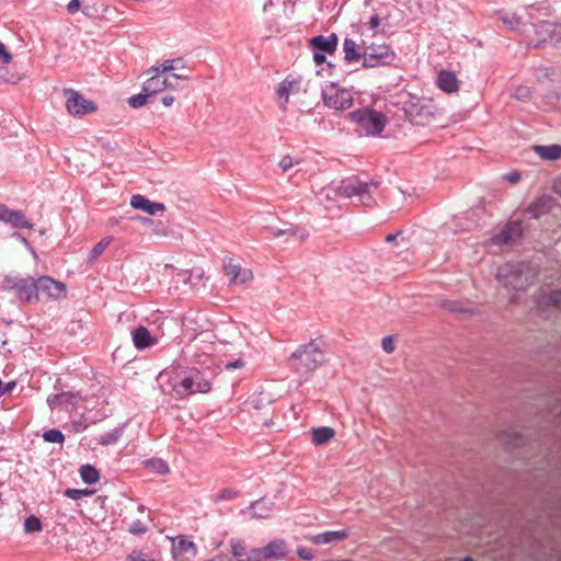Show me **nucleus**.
I'll return each mask as SVG.
<instances>
[{
  "mask_svg": "<svg viewBox=\"0 0 561 561\" xmlns=\"http://www.w3.org/2000/svg\"><path fill=\"white\" fill-rule=\"evenodd\" d=\"M133 342L136 348L142 350L150 347L157 343V339L150 334L147 328L140 325L137 327L133 332Z\"/></svg>",
  "mask_w": 561,
  "mask_h": 561,
  "instance_id": "obj_25",
  "label": "nucleus"
},
{
  "mask_svg": "<svg viewBox=\"0 0 561 561\" xmlns=\"http://www.w3.org/2000/svg\"><path fill=\"white\" fill-rule=\"evenodd\" d=\"M523 36L529 45L538 46L541 43H559L561 41V25L542 21L536 25L523 28Z\"/></svg>",
  "mask_w": 561,
  "mask_h": 561,
  "instance_id": "obj_5",
  "label": "nucleus"
},
{
  "mask_svg": "<svg viewBox=\"0 0 561 561\" xmlns=\"http://www.w3.org/2000/svg\"><path fill=\"white\" fill-rule=\"evenodd\" d=\"M396 53L386 43H368L363 39V67L390 66L396 60Z\"/></svg>",
  "mask_w": 561,
  "mask_h": 561,
  "instance_id": "obj_4",
  "label": "nucleus"
},
{
  "mask_svg": "<svg viewBox=\"0 0 561 561\" xmlns=\"http://www.w3.org/2000/svg\"><path fill=\"white\" fill-rule=\"evenodd\" d=\"M15 386L14 382H9L7 385H4V388H8V393L13 389V387Z\"/></svg>",
  "mask_w": 561,
  "mask_h": 561,
  "instance_id": "obj_63",
  "label": "nucleus"
},
{
  "mask_svg": "<svg viewBox=\"0 0 561 561\" xmlns=\"http://www.w3.org/2000/svg\"><path fill=\"white\" fill-rule=\"evenodd\" d=\"M554 190L557 193L561 194V181L556 182Z\"/></svg>",
  "mask_w": 561,
  "mask_h": 561,
  "instance_id": "obj_61",
  "label": "nucleus"
},
{
  "mask_svg": "<svg viewBox=\"0 0 561 561\" xmlns=\"http://www.w3.org/2000/svg\"><path fill=\"white\" fill-rule=\"evenodd\" d=\"M335 435V431L329 426H322L312 430V443L314 445H324Z\"/></svg>",
  "mask_w": 561,
  "mask_h": 561,
  "instance_id": "obj_29",
  "label": "nucleus"
},
{
  "mask_svg": "<svg viewBox=\"0 0 561 561\" xmlns=\"http://www.w3.org/2000/svg\"><path fill=\"white\" fill-rule=\"evenodd\" d=\"M207 337L208 334H201L196 336L193 343L188 346V352L191 353L193 360L201 365L207 364V358L215 351L214 343Z\"/></svg>",
  "mask_w": 561,
  "mask_h": 561,
  "instance_id": "obj_13",
  "label": "nucleus"
},
{
  "mask_svg": "<svg viewBox=\"0 0 561 561\" xmlns=\"http://www.w3.org/2000/svg\"><path fill=\"white\" fill-rule=\"evenodd\" d=\"M337 35L334 33L329 36L319 35L310 39V46L313 50L332 55L337 48Z\"/></svg>",
  "mask_w": 561,
  "mask_h": 561,
  "instance_id": "obj_18",
  "label": "nucleus"
},
{
  "mask_svg": "<svg viewBox=\"0 0 561 561\" xmlns=\"http://www.w3.org/2000/svg\"><path fill=\"white\" fill-rule=\"evenodd\" d=\"M237 493L231 489H225L217 494V499L231 500L236 497Z\"/></svg>",
  "mask_w": 561,
  "mask_h": 561,
  "instance_id": "obj_49",
  "label": "nucleus"
},
{
  "mask_svg": "<svg viewBox=\"0 0 561 561\" xmlns=\"http://www.w3.org/2000/svg\"><path fill=\"white\" fill-rule=\"evenodd\" d=\"M291 368L300 376L307 377L325 363V352L317 341L299 346L289 358Z\"/></svg>",
  "mask_w": 561,
  "mask_h": 561,
  "instance_id": "obj_1",
  "label": "nucleus"
},
{
  "mask_svg": "<svg viewBox=\"0 0 561 561\" xmlns=\"http://www.w3.org/2000/svg\"><path fill=\"white\" fill-rule=\"evenodd\" d=\"M299 90V81L295 79L286 78L283 80L277 88V96L279 100V106L282 110H286L289 102L290 94L297 93Z\"/></svg>",
  "mask_w": 561,
  "mask_h": 561,
  "instance_id": "obj_19",
  "label": "nucleus"
},
{
  "mask_svg": "<svg viewBox=\"0 0 561 561\" xmlns=\"http://www.w3.org/2000/svg\"><path fill=\"white\" fill-rule=\"evenodd\" d=\"M523 227L518 221H513L507 224L502 231L494 237V242L496 244H508L511 242L516 241L522 237Z\"/></svg>",
  "mask_w": 561,
  "mask_h": 561,
  "instance_id": "obj_17",
  "label": "nucleus"
},
{
  "mask_svg": "<svg viewBox=\"0 0 561 561\" xmlns=\"http://www.w3.org/2000/svg\"><path fill=\"white\" fill-rule=\"evenodd\" d=\"M64 95L66 98V110L72 116H84L87 114L95 113L98 105L72 89H65Z\"/></svg>",
  "mask_w": 561,
  "mask_h": 561,
  "instance_id": "obj_9",
  "label": "nucleus"
},
{
  "mask_svg": "<svg viewBox=\"0 0 561 561\" xmlns=\"http://www.w3.org/2000/svg\"><path fill=\"white\" fill-rule=\"evenodd\" d=\"M80 476L81 479L88 484H93L100 479L99 471L91 465L82 466L80 468Z\"/></svg>",
  "mask_w": 561,
  "mask_h": 561,
  "instance_id": "obj_34",
  "label": "nucleus"
},
{
  "mask_svg": "<svg viewBox=\"0 0 561 561\" xmlns=\"http://www.w3.org/2000/svg\"><path fill=\"white\" fill-rule=\"evenodd\" d=\"M535 278L536 272L527 263H506L497 270V279L508 293L525 290Z\"/></svg>",
  "mask_w": 561,
  "mask_h": 561,
  "instance_id": "obj_2",
  "label": "nucleus"
},
{
  "mask_svg": "<svg viewBox=\"0 0 561 561\" xmlns=\"http://www.w3.org/2000/svg\"><path fill=\"white\" fill-rule=\"evenodd\" d=\"M129 531L133 534H144L146 531V527L140 522H137L130 525Z\"/></svg>",
  "mask_w": 561,
  "mask_h": 561,
  "instance_id": "obj_54",
  "label": "nucleus"
},
{
  "mask_svg": "<svg viewBox=\"0 0 561 561\" xmlns=\"http://www.w3.org/2000/svg\"><path fill=\"white\" fill-rule=\"evenodd\" d=\"M348 118L356 124L359 131L367 136L381 134L387 125V117L381 112L369 107L359 108L350 113Z\"/></svg>",
  "mask_w": 561,
  "mask_h": 561,
  "instance_id": "obj_3",
  "label": "nucleus"
},
{
  "mask_svg": "<svg viewBox=\"0 0 561 561\" xmlns=\"http://www.w3.org/2000/svg\"><path fill=\"white\" fill-rule=\"evenodd\" d=\"M437 87L445 93H455L459 90V80L455 72L440 70L436 79Z\"/></svg>",
  "mask_w": 561,
  "mask_h": 561,
  "instance_id": "obj_22",
  "label": "nucleus"
},
{
  "mask_svg": "<svg viewBox=\"0 0 561 561\" xmlns=\"http://www.w3.org/2000/svg\"><path fill=\"white\" fill-rule=\"evenodd\" d=\"M117 438H118V434H117V432H114V433H110L105 436H102L100 439V443L103 445H108V444L115 443L117 440Z\"/></svg>",
  "mask_w": 561,
  "mask_h": 561,
  "instance_id": "obj_48",
  "label": "nucleus"
},
{
  "mask_svg": "<svg viewBox=\"0 0 561 561\" xmlns=\"http://www.w3.org/2000/svg\"><path fill=\"white\" fill-rule=\"evenodd\" d=\"M149 96H151L149 93L142 91V93L130 96L128 99V104L133 108H139L147 103Z\"/></svg>",
  "mask_w": 561,
  "mask_h": 561,
  "instance_id": "obj_39",
  "label": "nucleus"
},
{
  "mask_svg": "<svg viewBox=\"0 0 561 561\" xmlns=\"http://www.w3.org/2000/svg\"><path fill=\"white\" fill-rule=\"evenodd\" d=\"M245 366V363L242 359H236L233 362H229L226 364V369L232 370V369H239L243 368Z\"/></svg>",
  "mask_w": 561,
  "mask_h": 561,
  "instance_id": "obj_52",
  "label": "nucleus"
},
{
  "mask_svg": "<svg viewBox=\"0 0 561 561\" xmlns=\"http://www.w3.org/2000/svg\"><path fill=\"white\" fill-rule=\"evenodd\" d=\"M43 439L47 443L62 444L65 440V436L59 430L53 428L44 432Z\"/></svg>",
  "mask_w": 561,
  "mask_h": 561,
  "instance_id": "obj_36",
  "label": "nucleus"
},
{
  "mask_svg": "<svg viewBox=\"0 0 561 561\" xmlns=\"http://www.w3.org/2000/svg\"><path fill=\"white\" fill-rule=\"evenodd\" d=\"M80 398L71 392H62L49 396L47 402L50 409H64L71 411L79 402Z\"/></svg>",
  "mask_w": 561,
  "mask_h": 561,
  "instance_id": "obj_16",
  "label": "nucleus"
},
{
  "mask_svg": "<svg viewBox=\"0 0 561 561\" xmlns=\"http://www.w3.org/2000/svg\"><path fill=\"white\" fill-rule=\"evenodd\" d=\"M323 561H353V560L352 559H342V560L329 559V560H323Z\"/></svg>",
  "mask_w": 561,
  "mask_h": 561,
  "instance_id": "obj_64",
  "label": "nucleus"
},
{
  "mask_svg": "<svg viewBox=\"0 0 561 561\" xmlns=\"http://www.w3.org/2000/svg\"><path fill=\"white\" fill-rule=\"evenodd\" d=\"M513 98L519 101H527L530 99L531 91L528 87L518 85L513 89L512 94Z\"/></svg>",
  "mask_w": 561,
  "mask_h": 561,
  "instance_id": "obj_40",
  "label": "nucleus"
},
{
  "mask_svg": "<svg viewBox=\"0 0 561 561\" xmlns=\"http://www.w3.org/2000/svg\"><path fill=\"white\" fill-rule=\"evenodd\" d=\"M344 59L347 62H356L363 59V43L357 44L354 39L345 38L343 42Z\"/></svg>",
  "mask_w": 561,
  "mask_h": 561,
  "instance_id": "obj_26",
  "label": "nucleus"
},
{
  "mask_svg": "<svg viewBox=\"0 0 561 561\" xmlns=\"http://www.w3.org/2000/svg\"><path fill=\"white\" fill-rule=\"evenodd\" d=\"M536 152L545 160H557L561 157V146H536Z\"/></svg>",
  "mask_w": 561,
  "mask_h": 561,
  "instance_id": "obj_31",
  "label": "nucleus"
},
{
  "mask_svg": "<svg viewBox=\"0 0 561 561\" xmlns=\"http://www.w3.org/2000/svg\"><path fill=\"white\" fill-rule=\"evenodd\" d=\"M180 62H182V58L168 59V60H164L161 65L152 66L151 68H159V73H163V72H168V71L176 69L175 64H180Z\"/></svg>",
  "mask_w": 561,
  "mask_h": 561,
  "instance_id": "obj_42",
  "label": "nucleus"
},
{
  "mask_svg": "<svg viewBox=\"0 0 561 561\" xmlns=\"http://www.w3.org/2000/svg\"><path fill=\"white\" fill-rule=\"evenodd\" d=\"M42 523L39 518L34 515L28 516L24 522V530L26 533L41 531Z\"/></svg>",
  "mask_w": 561,
  "mask_h": 561,
  "instance_id": "obj_38",
  "label": "nucleus"
},
{
  "mask_svg": "<svg viewBox=\"0 0 561 561\" xmlns=\"http://www.w3.org/2000/svg\"><path fill=\"white\" fill-rule=\"evenodd\" d=\"M80 5H81V2L80 0H71L68 5H67V11L70 13V14H75L79 11L80 9Z\"/></svg>",
  "mask_w": 561,
  "mask_h": 561,
  "instance_id": "obj_53",
  "label": "nucleus"
},
{
  "mask_svg": "<svg viewBox=\"0 0 561 561\" xmlns=\"http://www.w3.org/2000/svg\"><path fill=\"white\" fill-rule=\"evenodd\" d=\"M380 25V19L377 14L373 15L369 20V27L376 30Z\"/></svg>",
  "mask_w": 561,
  "mask_h": 561,
  "instance_id": "obj_55",
  "label": "nucleus"
},
{
  "mask_svg": "<svg viewBox=\"0 0 561 561\" xmlns=\"http://www.w3.org/2000/svg\"><path fill=\"white\" fill-rule=\"evenodd\" d=\"M5 222L11 224L14 228H20V229H24V228L32 229L33 228V225L26 219L24 214L19 210L10 209Z\"/></svg>",
  "mask_w": 561,
  "mask_h": 561,
  "instance_id": "obj_30",
  "label": "nucleus"
},
{
  "mask_svg": "<svg viewBox=\"0 0 561 561\" xmlns=\"http://www.w3.org/2000/svg\"><path fill=\"white\" fill-rule=\"evenodd\" d=\"M297 553L301 559L305 560H312L314 558L313 550L308 547H298Z\"/></svg>",
  "mask_w": 561,
  "mask_h": 561,
  "instance_id": "obj_46",
  "label": "nucleus"
},
{
  "mask_svg": "<svg viewBox=\"0 0 561 561\" xmlns=\"http://www.w3.org/2000/svg\"><path fill=\"white\" fill-rule=\"evenodd\" d=\"M112 241H113V237H105L100 242H98L90 251L89 260L91 262H94L95 260H98L104 253V251L108 248V245L112 243Z\"/></svg>",
  "mask_w": 561,
  "mask_h": 561,
  "instance_id": "obj_33",
  "label": "nucleus"
},
{
  "mask_svg": "<svg viewBox=\"0 0 561 561\" xmlns=\"http://www.w3.org/2000/svg\"><path fill=\"white\" fill-rule=\"evenodd\" d=\"M227 275H229L230 282L233 284H245L253 279V273L249 268H243L239 264L230 261L225 266Z\"/></svg>",
  "mask_w": 561,
  "mask_h": 561,
  "instance_id": "obj_20",
  "label": "nucleus"
},
{
  "mask_svg": "<svg viewBox=\"0 0 561 561\" xmlns=\"http://www.w3.org/2000/svg\"><path fill=\"white\" fill-rule=\"evenodd\" d=\"M500 20L508 28L519 32L522 35L523 28L530 26L526 22H524L523 16L518 15L517 13L500 12Z\"/></svg>",
  "mask_w": 561,
  "mask_h": 561,
  "instance_id": "obj_28",
  "label": "nucleus"
},
{
  "mask_svg": "<svg viewBox=\"0 0 561 561\" xmlns=\"http://www.w3.org/2000/svg\"><path fill=\"white\" fill-rule=\"evenodd\" d=\"M171 553L175 561H191L197 554V547L185 536H178L171 539Z\"/></svg>",
  "mask_w": 561,
  "mask_h": 561,
  "instance_id": "obj_12",
  "label": "nucleus"
},
{
  "mask_svg": "<svg viewBox=\"0 0 561 561\" xmlns=\"http://www.w3.org/2000/svg\"><path fill=\"white\" fill-rule=\"evenodd\" d=\"M173 78L180 79V80H188L187 76H183V75H179V73H174Z\"/></svg>",
  "mask_w": 561,
  "mask_h": 561,
  "instance_id": "obj_60",
  "label": "nucleus"
},
{
  "mask_svg": "<svg viewBox=\"0 0 561 561\" xmlns=\"http://www.w3.org/2000/svg\"><path fill=\"white\" fill-rule=\"evenodd\" d=\"M364 190L365 183L354 179H348L342 181L341 184L336 187V194L341 197L350 198L352 196H358V194H363Z\"/></svg>",
  "mask_w": 561,
  "mask_h": 561,
  "instance_id": "obj_23",
  "label": "nucleus"
},
{
  "mask_svg": "<svg viewBox=\"0 0 561 561\" xmlns=\"http://www.w3.org/2000/svg\"><path fill=\"white\" fill-rule=\"evenodd\" d=\"M211 389V383L197 369H191L178 385L173 386V390L180 398H185L194 393H207Z\"/></svg>",
  "mask_w": 561,
  "mask_h": 561,
  "instance_id": "obj_6",
  "label": "nucleus"
},
{
  "mask_svg": "<svg viewBox=\"0 0 561 561\" xmlns=\"http://www.w3.org/2000/svg\"><path fill=\"white\" fill-rule=\"evenodd\" d=\"M397 236H398V234H388V236L386 237V241H387V242H392V241H394V240H396Z\"/></svg>",
  "mask_w": 561,
  "mask_h": 561,
  "instance_id": "obj_62",
  "label": "nucleus"
},
{
  "mask_svg": "<svg viewBox=\"0 0 561 561\" xmlns=\"http://www.w3.org/2000/svg\"><path fill=\"white\" fill-rule=\"evenodd\" d=\"M146 467L150 468L152 471L167 474L169 472V466L161 459H150L145 461Z\"/></svg>",
  "mask_w": 561,
  "mask_h": 561,
  "instance_id": "obj_35",
  "label": "nucleus"
},
{
  "mask_svg": "<svg viewBox=\"0 0 561 561\" xmlns=\"http://www.w3.org/2000/svg\"><path fill=\"white\" fill-rule=\"evenodd\" d=\"M358 197L362 204L366 206H371L374 204V199L369 193V185L367 183H365V190L363 191V194H358Z\"/></svg>",
  "mask_w": 561,
  "mask_h": 561,
  "instance_id": "obj_45",
  "label": "nucleus"
},
{
  "mask_svg": "<svg viewBox=\"0 0 561 561\" xmlns=\"http://www.w3.org/2000/svg\"><path fill=\"white\" fill-rule=\"evenodd\" d=\"M38 294L48 298L60 299L66 297V285L57 282L49 276H42L37 279Z\"/></svg>",
  "mask_w": 561,
  "mask_h": 561,
  "instance_id": "obj_14",
  "label": "nucleus"
},
{
  "mask_svg": "<svg viewBox=\"0 0 561 561\" xmlns=\"http://www.w3.org/2000/svg\"><path fill=\"white\" fill-rule=\"evenodd\" d=\"M381 346L387 354H392L396 350L393 337L391 335L385 336L381 341Z\"/></svg>",
  "mask_w": 561,
  "mask_h": 561,
  "instance_id": "obj_44",
  "label": "nucleus"
},
{
  "mask_svg": "<svg viewBox=\"0 0 561 561\" xmlns=\"http://www.w3.org/2000/svg\"><path fill=\"white\" fill-rule=\"evenodd\" d=\"M230 551L236 561H251V548H249L244 540L233 538L229 541Z\"/></svg>",
  "mask_w": 561,
  "mask_h": 561,
  "instance_id": "obj_27",
  "label": "nucleus"
},
{
  "mask_svg": "<svg viewBox=\"0 0 561 561\" xmlns=\"http://www.w3.org/2000/svg\"><path fill=\"white\" fill-rule=\"evenodd\" d=\"M403 110L407 118L414 125H427L435 116V107L430 102L421 100L407 102Z\"/></svg>",
  "mask_w": 561,
  "mask_h": 561,
  "instance_id": "obj_8",
  "label": "nucleus"
},
{
  "mask_svg": "<svg viewBox=\"0 0 561 561\" xmlns=\"http://www.w3.org/2000/svg\"><path fill=\"white\" fill-rule=\"evenodd\" d=\"M130 205L135 209H141L149 215H156L165 210L164 204L151 202L142 195L131 196Z\"/></svg>",
  "mask_w": 561,
  "mask_h": 561,
  "instance_id": "obj_21",
  "label": "nucleus"
},
{
  "mask_svg": "<svg viewBox=\"0 0 561 561\" xmlns=\"http://www.w3.org/2000/svg\"><path fill=\"white\" fill-rule=\"evenodd\" d=\"M126 561H161L159 553L149 552L144 550H133Z\"/></svg>",
  "mask_w": 561,
  "mask_h": 561,
  "instance_id": "obj_32",
  "label": "nucleus"
},
{
  "mask_svg": "<svg viewBox=\"0 0 561 561\" xmlns=\"http://www.w3.org/2000/svg\"><path fill=\"white\" fill-rule=\"evenodd\" d=\"M93 494V491L87 489H67L65 491V495L71 500H80L84 496H90Z\"/></svg>",
  "mask_w": 561,
  "mask_h": 561,
  "instance_id": "obj_41",
  "label": "nucleus"
},
{
  "mask_svg": "<svg viewBox=\"0 0 561 561\" xmlns=\"http://www.w3.org/2000/svg\"><path fill=\"white\" fill-rule=\"evenodd\" d=\"M149 78L142 84V91L150 95L164 91V85L161 83L159 68H149L147 70Z\"/></svg>",
  "mask_w": 561,
  "mask_h": 561,
  "instance_id": "obj_24",
  "label": "nucleus"
},
{
  "mask_svg": "<svg viewBox=\"0 0 561 561\" xmlns=\"http://www.w3.org/2000/svg\"><path fill=\"white\" fill-rule=\"evenodd\" d=\"M5 287L13 289L21 300L26 302H37L39 294L37 289V280L33 278L7 277Z\"/></svg>",
  "mask_w": 561,
  "mask_h": 561,
  "instance_id": "obj_10",
  "label": "nucleus"
},
{
  "mask_svg": "<svg viewBox=\"0 0 561 561\" xmlns=\"http://www.w3.org/2000/svg\"><path fill=\"white\" fill-rule=\"evenodd\" d=\"M327 57L322 51L313 50V61L317 66H321L325 62Z\"/></svg>",
  "mask_w": 561,
  "mask_h": 561,
  "instance_id": "obj_51",
  "label": "nucleus"
},
{
  "mask_svg": "<svg viewBox=\"0 0 561 561\" xmlns=\"http://www.w3.org/2000/svg\"><path fill=\"white\" fill-rule=\"evenodd\" d=\"M296 163H298V161H296ZM294 164L295 162L290 156H284L279 161V167L284 172L293 168Z\"/></svg>",
  "mask_w": 561,
  "mask_h": 561,
  "instance_id": "obj_47",
  "label": "nucleus"
},
{
  "mask_svg": "<svg viewBox=\"0 0 561 561\" xmlns=\"http://www.w3.org/2000/svg\"><path fill=\"white\" fill-rule=\"evenodd\" d=\"M506 178L511 183H517L520 180V175L516 172L507 174Z\"/></svg>",
  "mask_w": 561,
  "mask_h": 561,
  "instance_id": "obj_58",
  "label": "nucleus"
},
{
  "mask_svg": "<svg viewBox=\"0 0 561 561\" xmlns=\"http://www.w3.org/2000/svg\"><path fill=\"white\" fill-rule=\"evenodd\" d=\"M545 304L561 309V291H552L545 298Z\"/></svg>",
  "mask_w": 561,
  "mask_h": 561,
  "instance_id": "obj_43",
  "label": "nucleus"
},
{
  "mask_svg": "<svg viewBox=\"0 0 561 561\" xmlns=\"http://www.w3.org/2000/svg\"><path fill=\"white\" fill-rule=\"evenodd\" d=\"M324 104L336 111H345L353 105L354 94L351 90L332 83L323 91Z\"/></svg>",
  "mask_w": 561,
  "mask_h": 561,
  "instance_id": "obj_7",
  "label": "nucleus"
},
{
  "mask_svg": "<svg viewBox=\"0 0 561 561\" xmlns=\"http://www.w3.org/2000/svg\"><path fill=\"white\" fill-rule=\"evenodd\" d=\"M350 537L348 529L330 530L317 535L306 536V539L317 546L334 545Z\"/></svg>",
  "mask_w": 561,
  "mask_h": 561,
  "instance_id": "obj_15",
  "label": "nucleus"
},
{
  "mask_svg": "<svg viewBox=\"0 0 561 561\" xmlns=\"http://www.w3.org/2000/svg\"><path fill=\"white\" fill-rule=\"evenodd\" d=\"M9 208L4 205H0V221L5 222L8 215H9Z\"/></svg>",
  "mask_w": 561,
  "mask_h": 561,
  "instance_id": "obj_56",
  "label": "nucleus"
},
{
  "mask_svg": "<svg viewBox=\"0 0 561 561\" xmlns=\"http://www.w3.org/2000/svg\"><path fill=\"white\" fill-rule=\"evenodd\" d=\"M0 59L4 64H9L12 60L11 54L7 51V49H5V47H4V45L2 43H0Z\"/></svg>",
  "mask_w": 561,
  "mask_h": 561,
  "instance_id": "obj_50",
  "label": "nucleus"
},
{
  "mask_svg": "<svg viewBox=\"0 0 561 561\" xmlns=\"http://www.w3.org/2000/svg\"><path fill=\"white\" fill-rule=\"evenodd\" d=\"M174 103V96L172 95H165L162 98V104L167 107L171 106Z\"/></svg>",
  "mask_w": 561,
  "mask_h": 561,
  "instance_id": "obj_57",
  "label": "nucleus"
},
{
  "mask_svg": "<svg viewBox=\"0 0 561 561\" xmlns=\"http://www.w3.org/2000/svg\"><path fill=\"white\" fill-rule=\"evenodd\" d=\"M161 83L164 85V90L167 89H174L172 83L168 80V78H161Z\"/></svg>",
  "mask_w": 561,
  "mask_h": 561,
  "instance_id": "obj_59",
  "label": "nucleus"
},
{
  "mask_svg": "<svg viewBox=\"0 0 561 561\" xmlns=\"http://www.w3.org/2000/svg\"><path fill=\"white\" fill-rule=\"evenodd\" d=\"M284 234L293 236V237L299 239L300 241H304L308 237V233L306 231L299 230L297 228H290V229H286V230L279 229L273 233L274 237H280Z\"/></svg>",
  "mask_w": 561,
  "mask_h": 561,
  "instance_id": "obj_37",
  "label": "nucleus"
},
{
  "mask_svg": "<svg viewBox=\"0 0 561 561\" xmlns=\"http://www.w3.org/2000/svg\"><path fill=\"white\" fill-rule=\"evenodd\" d=\"M287 553V545L276 539L261 548H251V561H274L283 559Z\"/></svg>",
  "mask_w": 561,
  "mask_h": 561,
  "instance_id": "obj_11",
  "label": "nucleus"
}]
</instances>
